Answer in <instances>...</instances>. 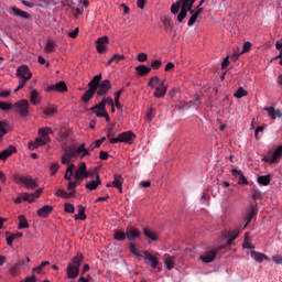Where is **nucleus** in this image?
Wrapping results in <instances>:
<instances>
[{"label": "nucleus", "mask_w": 282, "mask_h": 282, "mask_svg": "<svg viewBox=\"0 0 282 282\" xmlns=\"http://www.w3.org/2000/svg\"><path fill=\"white\" fill-rule=\"evenodd\" d=\"M100 184H102V181H100V175L96 174V181L86 183V188H88V191H96Z\"/></svg>", "instance_id": "cd10ccee"}, {"label": "nucleus", "mask_w": 282, "mask_h": 282, "mask_svg": "<svg viewBox=\"0 0 282 282\" xmlns=\"http://www.w3.org/2000/svg\"><path fill=\"white\" fill-rule=\"evenodd\" d=\"M111 89V82L109 79L100 80L99 86L96 90L97 96H107Z\"/></svg>", "instance_id": "1a4fd4ad"}, {"label": "nucleus", "mask_w": 282, "mask_h": 282, "mask_svg": "<svg viewBox=\"0 0 282 282\" xmlns=\"http://www.w3.org/2000/svg\"><path fill=\"white\" fill-rule=\"evenodd\" d=\"M99 160H109V152L100 151L99 152Z\"/></svg>", "instance_id": "680f3d73"}, {"label": "nucleus", "mask_w": 282, "mask_h": 282, "mask_svg": "<svg viewBox=\"0 0 282 282\" xmlns=\"http://www.w3.org/2000/svg\"><path fill=\"white\" fill-rule=\"evenodd\" d=\"M78 181H69L68 185H67V191H74V188H76V183Z\"/></svg>", "instance_id": "338daca9"}, {"label": "nucleus", "mask_w": 282, "mask_h": 282, "mask_svg": "<svg viewBox=\"0 0 282 282\" xmlns=\"http://www.w3.org/2000/svg\"><path fill=\"white\" fill-rule=\"evenodd\" d=\"M135 72L138 76H148V74H151V67L141 64L135 67Z\"/></svg>", "instance_id": "c85d7f7f"}, {"label": "nucleus", "mask_w": 282, "mask_h": 282, "mask_svg": "<svg viewBox=\"0 0 282 282\" xmlns=\"http://www.w3.org/2000/svg\"><path fill=\"white\" fill-rule=\"evenodd\" d=\"M231 174L234 177H238V184H240V186H243V185L248 186L249 184L248 178H246L241 170L234 169L231 170Z\"/></svg>", "instance_id": "dca6fc26"}, {"label": "nucleus", "mask_w": 282, "mask_h": 282, "mask_svg": "<svg viewBox=\"0 0 282 282\" xmlns=\"http://www.w3.org/2000/svg\"><path fill=\"white\" fill-rule=\"evenodd\" d=\"M19 228H30V224H28V219H25V216L23 215L19 216Z\"/></svg>", "instance_id": "79ce46f5"}, {"label": "nucleus", "mask_w": 282, "mask_h": 282, "mask_svg": "<svg viewBox=\"0 0 282 282\" xmlns=\"http://www.w3.org/2000/svg\"><path fill=\"white\" fill-rule=\"evenodd\" d=\"M235 98H243L248 96V91L243 89V87H239L237 91L234 94Z\"/></svg>", "instance_id": "c03bdc74"}, {"label": "nucleus", "mask_w": 282, "mask_h": 282, "mask_svg": "<svg viewBox=\"0 0 282 282\" xmlns=\"http://www.w3.org/2000/svg\"><path fill=\"white\" fill-rule=\"evenodd\" d=\"M251 47H252V43L245 42L243 47H242V52L240 54H246V52H250Z\"/></svg>", "instance_id": "bf43d9fd"}, {"label": "nucleus", "mask_w": 282, "mask_h": 282, "mask_svg": "<svg viewBox=\"0 0 282 282\" xmlns=\"http://www.w3.org/2000/svg\"><path fill=\"white\" fill-rule=\"evenodd\" d=\"M161 83H162V79H160V77L158 76H154L149 80L148 87H151V89H155L156 87L160 86Z\"/></svg>", "instance_id": "f704fd0d"}, {"label": "nucleus", "mask_w": 282, "mask_h": 282, "mask_svg": "<svg viewBox=\"0 0 282 282\" xmlns=\"http://www.w3.org/2000/svg\"><path fill=\"white\" fill-rule=\"evenodd\" d=\"M250 257L253 258L257 263H263V261H270V258L265 253L257 252V251H251Z\"/></svg>", "instance_id": "5701e85b"}, {"label": "nucleus", "mask_w": 282, "mask_h": 282, "mask_svg": "<svg viewBox=\"0 0 282 282\" xmlns=\"http://www.w3.org/2000/svg\"><path fill=\"white\" fill-rule=\"evenodd\" d=\"M272 160L271 162L275 163L278 160H281L282 158V145L278 147L273 154L271 155Z\"/></svg>", "instance_id": "e433bc0d"}, {"label": "nucleus", "mask_w": 282, "mask_h": 282, "mask_svg": "<svg viewBox=\"0 0 282 282\" xmlns=\"http://www.w3.org/2000/svg\"><path fill=\"white\" fill-rule=\"evenodd\" d=\"M230 65V59L229 57H225L223 63H221V69H226V67H228Z\"/></svg>", "instance_id": "69168bd1"}, {"label": "nucleus", "mask_w": 282, "mask_h": 282, "mask_svg": "<svg viewBox=\"0 0 282 282\" xmlns=\"http://www.w3.org/2000/svg\"><path fill=\"white\" fill-rule=\"evenodd\" d=\"M83 254L78 253L72 259V262L67 265V278L68 279H76L80 272V263H83Z\"/></svg>", "instance_id": "7ed1b4c3"}, {"label": "nucleus", "mask_w": 282, "mask_h": 282, "mask_svg": "<svg viewBox=\"0 0 282 282\" xmlns=\"http://www.w3.org/2000/svg\"><path fill=\"white\" fill-rule=\"evenodd\" d=\"M143 254L144 256H142V257H143L147 265H150V268H153V270H155V268H158V265H160V260L158 259V257L153 256L149 251H144Z\"/></svg>", "instance_id": "9d476101"}, {"label": "nucleus", "mask_w": 282, "mask_h": 282, "mask_svg": "<svg viewBox=\"0 0 282 282\" xmlns=\"http://www.w3.org/2000/svg\"><path fill=\"white\" fill-rule=\"evenodd\" d=\"M64 154L67 158H70V160H74V158H78L80 155V159L85 158L86 155H91L89 153V150L85 148V143H82L78 148L69 147L64 151Z\"/></svg>", "instance_id": "20e7f679"}, {"label": "nucleus", "mask_w": 282, "mask_h": 282, "mask_svg": "<svg viewBox=\"0 0 282 282\" xmlns=\"http://www.w3.org/2000/svg\"><path fill=\"white\" fill-rule=\"evenodd\" d=\"M13 109L21 118L30 116V101L28 99L19 100L13 105Z\"/></svg>", "instance_id": "0eeeda50"}, {"label": "nucleus", "mask_w": 282, "mask_h": 282, "mask_svg": "<svg viewBox=\"0 0 282 282\" xmlns=\"http://www.w3.org/2000/svg\"><path fill=\"white\" fill-rule=\"evenodd\" d=\"M100 80H102V74L94 76L93 79L88 83V89H91L95 93L98 91Z\"/></svg>", "instance_id": "aec40b11"}, {"label": "nucleus", "mask_w": 282, "mask_h": 282, "mask_svg": "<svg viewBox=\"0 0 282 282\" xmlns=\"http://www.w3.org/2000/svg\"><path fill=\"white\" fill-rule=\"evenodd\" d=\"M263 110L267 111V113H268L269 118H271V120H276V117L282 118L281 109L275 110L273 106L264 107Z\"/></svg>", "instance_id": "6ab92c4d"}, {"label": "nucleus", "mask_w": 282, "mask_h": 282, "mask_svg": "<svg viewBox=\"0 0 282 282\" xmlns=\"http://www.w3.org/2000/svg\"><path fill=\"white\" fill-rule=\"evenodd\" d=\"M252 198H253L254 202H257V199H261V191L253 189Z\"/></svg>", "instance_id": "052dcab7"}, {"label": "nucleus", "mask_w": 282, "mask_h": 282, "mask_svg": "<svg viewBox=\"0 0 282 282\" xmlns=\"http://www.w3.org/2000/svg\"><path fill=\"white\" fill-rule=\"evenodd\" d=\"M107 140V138L102 137L101 139L95 141L94 143H91V149H98L100 147V144H102V142H105Z\"/></svg>", "instance_id": "5fc2aeb1"}, {"label": "nucleus", "mask_w": 282, "mask_h": 282, "mask_svg": "<svg viewBox=\"0 0 282 282\" xmlns=\"http://www.w3.org/2000/svg\"><path fill=\"white\" fill-rule=\"evenodd\" d=\"M197 19H199V15L194 11L187 22L188 28H192V25H195V21H197Z\"/></svg>", "instance_id": "09e8293b"}, {"label": "nucleus", "mask_w": 282, "mask_h": 282, "mask_svg": "<svg viewBox=\"0 0 282 282\" xmlns=\"http://www.w3.org/2000/svg\"><path fill=\"white\" fill-rule=\"evenodd\" d=\"M111 131H113V128L108 129L107 133V138L110 144H118V142H123L124 144H133L135 141V133L132 131L121 132L117 138H111Z\"/></svg>", "instance_id": "f257e3e1"}, {"label": "nucleus", "mask_w": 282, "mask_h": 282, "mask_svg": "<svg viewBox=\"0 0 282 282\" xmlns=\"http://www.w3.org/2000/svg\"><path fill=\"white\" fill-rule=\"evenodd\" d=\"M96 43H97L96 50L98 54H105V52H107V44L109 43V37L108 36L98 37Z\"/></svg>", "instance_id": "4468645a"}, {"label": "nucleus", "mask_w": 282, "mask_h": 282, "mask_svg": "<svg viewBox=\"0 0 282 282\" xmlns=\"http://www.w3.org/2000/svg\"><path fill=\"white\" fill-rule=\"evenodd\" d=\"M58 169H61V165H58V163H52L50 166L51 175H56V173H58Z\"/></svg>", "instance_id": "3c124183"}, {"label": "nucleus", "mask_w": 282, "mask_h": 282, "mask_svg": "<svg viewBox=\"0 0 282 282\" xmlns=\"http://www.w3.org/2000/svg\"><path fill=\"white\" fill-rule=\"evenodd\" d=\"M52 210H54V207L52 205L43 206L37 210V216L43 218L50 217V214L52 213Z\"/></svg>", "instance_id": "a878e982"}, {"label": "nucleus", "mask_w": 282, "mask_h": 282, "mask_svg": "<svg viewBox=\"0 0 282 282\" xmlns=\"http://www.w3.org/2000/svg\"><path fill=\"white\" fill-rule=\"evenodd\" d=\"M129 250L132 254H134V257H142V254H140V251H138V248H135V243L130 242Z\"/></svg>", "instance_id": "de8ad7c7"}, {"label": "nucleus", "mask_w": 282, "mask_h": 282, "mask_svg": "<svg viewBox=\"0 0 282 282\" xmlns=\"http://www.w3.org/2000/svg\"><path fill=\"white\" fill-rule=\"evenodd\" d=\"M270 182H272L270 175H261L258 177V184H260V186H269Z\"/></svg>", "instance_id": "473e14b6"}, {"label": "nucleus", "mask_w": 282, "mask_h": 282, "mask_svg": "<svg viewBox=\"0 0 282 282\" xmlns=\"http://www.w3.org/2000/svg\"><path fill=\"white\" fill-rule=\"evenodd\" d=\"M12 107H13L12 104L0 101L1 111H10V109H12Z\"/></svg>", "instance_id": "603ef678"}, {"label": "nucleus", "mask_w": 282, "mask_h": 282, "mask_svg": "<svg viewBox=\"0 0 282 282\" xmlns=\"http://www.w3.org/2000/svg\"><path fill=\"white\" fill-rule=\"evenodd\" d=\"M113 239H116V241H124V239H127V231L116 230Z\"/></svg>", "instance_id": "58836bf2"}, {"label": "nucleus", "mask_w": 282, "mask_h": 282, "mask_svg": "<svg viewBox=\"0 0 282 282\" xmlns=\"http://www.w3.org/2000/svg\"><path fill=\"white\" fill-rule=\"evenodd\" d=\"M143 235L148 237V239H151V241H158V234L155 231H151L149 227L143 229Z\"/></svg>", "instance_id": "2f4dec72"}, {"label": "nucleus", "mask_w": 282, "mask_h": 282, "mask_svg": "<svg viewBox=\"0 0 282 282\" xmlns=\"http://www.w3.org/2000/svg\"><path fill=\"white\" fill-rule=\"evenodd\" d=\"M217 252H219V248L212 249L205 254L199 256V259L200 261H203V263H213L215 261V258L217 257Z\"/></svg>", "instance_id": "f8f14e48"}, {"label": "nucleus", "mask_w": 282, "mask_h": 282, "mask_svg": "<svg viewBox=\"0 0 282 282\" xmlns=\"http://www.w3.org/2000/svg\"><path fill=\"white\" fill-rule=\"evenodd\" d=\"M17 77L19 78V85L14 90V94L20 91L22 87H25L28 80L32 78V72H30V67L28 65H21L17 69Z\"/></svg>", "instance_id": "f03ea898"}, {"label": "nucleus", "mask_w": 282, "mask_h": 282, "mask_svg": "<svg viewBox=\"0 0 282 282\" xmlns=\"http://www.w3.org/2000/svg\"><path fill=\"white\" fill-rule=\"evenodd\" d=\"M111 61H113V63H116V65H118V63H119L120 61H124V55L115 54V55L111 57Z\"/></svg>", "instance_id": "4d7b16f0"}, {"label": "nucleus", "mask_w": 282, "mask_h": 282, "mask_svg": "<svg viewBox=\"0 0 282 282\" xmlns=\"http://www.w3.org/2000/svg\"><path fill=\"white\" fill-rule=\"evenodd\" d=\"M94 113H96L97 118H105L106 122H110L111 118L109 117V113H107V109L105 110H91Z\"/></svg>", "instance_id": "72a5a7b5"}, {"label": "nucleus", "mask_w": 282, "mask_h": 282, "mask_svg": "<svg viewBox=\"0 0 282 282\" xmlns=\"http://www.w3.org/2000/svg\"><path fill=\"white\" fill-rule=\"evenodd\" d=\"M140 235H142L140 229L131 225L126 228V239H128V241H135Z\"/></svg>", "instance_id": "9b49d317"}, {"label": "nucleus", "mask_w": 282, "mask_h": 282, "mask_svg": "<svg viewBox=\"0 0 282 282\" xmlns=\"http://www.w3.org/2000/svg\"><path fill=\"white\" fill-rule=\"evenodd\" d=\"M74 219L75 221H78V219H80V221H85V219H87V215L85 214V206H78V214L74 216Z\"/></svg>", "instance_id": "7c9ffc66"}, {"label": "nucleus", "mask_w": 282, "mask_h": 282, "mask_svg": "<svg viewBox=\"0 0 282 282\" xmlns=\"http://www.w3.org/2000/svg\"><path fill=\"white\" fill-rule=\"evenodd\" d=\"M64 212L72 215L76 212V208L74 207V205H72V203H65L64 204Z\"/></svg>", "instance_id": "49530a36"}, {"label": "nucleus", "mask_w": 282, "mask_h": 282, "mask_svg": "<svg viewBox=\"0 0 282 282\" xmlns=\"http://www.w3.org/2000/svg\"><path fill=\"white\" fill-rule=\"evenodd\" d=\"M48 91H58L59 94H65V91H67V84H65V82H58L57 84L50 86Z\"/></svg>", "instance_id": "4be33fe9"}, {"label": "nucleus", "mask_w": 282, "mask_h": 282, "mask_svg": "<svg viewBox=\"0 0 282 282\" xmlns=\"http://www.w3.org/2000/svg\"><path fill=\"white\" fill-rule=\"evenodd\" d=\"M91 174L87 172V163L80 162L78 169L75 172L74 180L75 182H80V180H85Z\"/></svg>", "instance_id": "6e6552de"}, {"label": "nucleus", "mask_w": 282, "mask_h": 282, "mask_svg": "<svg viewBox=\"0 0 282 282\" xmlns=\"http://www.w3.org/2000/svg\"><path fill=\"white\" fill-rule=\"evenodd\" d=\"M69 162H72V159L64 153L62 156V164H69Z\"/></svg>", "instance_id": "774afa93"}, {"label": "nucleus", "mask_w": 282, "mask_h": 282, "mask_svg": "<svg viewBox=\"0 0 282 282\" xmlns=\"http://www.w3.org/2000/svg\"><path fill=\"white\" fill-rule=\"evenodd\" d=\"M181 1V11L177 14V21L178 23H182V21H184L186 19V17L188 15V12L191 14H193L194 10H193V4L195 3L196 0H178Z\"/></svg>", "instance_id": "39448f33"}, {"label": "nucleus", "mask_w": 282, "mask_h": 282, "mask_svg": "<svg viewBox=\"0 0 282 282\" xmlns=\"http://www.w3.org/2000/svg\"><path fill=\"white\" fill-rule=\"evenodd\" d=\"M175 257H167L165 258V265L167 268V270H173V268H175Z\"/></svg>", "instance_id": "ea45409f"}, {"label": "nucleus", "mask_w": 282, "mask_h": 282, "mask_svg": "<svg viewBox=\"0 0 282 282\" xmlns=\"http://www.w3.org/2000/svg\"><path fill=\"white\" fill-rule=\"evenodd\" d=\"M240 234H241V229H235V230L227 232L225 236L228 239L227 245L232 246V241H235V239H237Z\"/></svg>", "instance_id": "b1692460"}, {"label": "nucleus", "mask_w": 282, "mask_h": 282, "mask_svg": "<svg viewBox=\"0 0 282 282\" xmlns=\"http://www.w3.org/2000/svg\"><path fill=\"white\" fill-rule=\"evenodd\" d=\"M45 52L47 53L54 52V43L52 41L46 42Z\"/></svg>", "instance_id": "13d9d810"}, {"label": "nucleus", "mask_w": 282, "mask_h": 282, "mask_svg": "<svg viewBox=\"0 0 282 282\" xmlns=\"http://www.w3.org/2000/svg\"><path fill=\"white\" fill-rule=\"evenodd\" d=\"M13 180L15 184H23L25 188H31V191H34V188H39V184L30 175L24 176L21 174H14Z\"/></svg>", "instance_id": "423d86ee"}, {"label": "nucleus", "mask_w": 282, "mask_h": 282, "mask_svg": "<svg viewBox=\"0 0 282 282\" xmlns=\"http://www.w3.org/2000/svg\"><path fill=\"white\" fill-rule=\"evenodd\" d=\"M55 195L57 197H63V199H69V197H74V192L67 193L65 189H57Z\"/></svg>", "instance_id": "c9c22d12"}, {"label": "nucleus", "mask_w": 282, "mask_h": 282, "mask_svg": "<svg viewBox=\"0 0 282 282\" xmlns=\"http://www.w3.org/2000/svg\"><path fill=\"white\" fill-rule=\"evenodd\" d=\"M13 153H17V148L14 145H9L7 149L0 152V160L6 162Z\"/></svg>", "instance_id": "a211bd4d"}, {"label": "nucleus", "mask_w": 282, "mask_h": 282, "mask_svg": "<svg viewBox=\"0 0 282 282\" xmlns=\"http://www.w3.org/2000/svg\"><path fill=\"white\" fill-rule=\"evenodd\" d=\"M40 135H42L45 140H50V133H52V128H41L39 130Z\"/></svg>", "instance_id": "a19ab883"}, {"label": "nucleus", "mask_w": 282, "mask_h": 282, "mask_svg": "<svg viewBox=\"0 0 282 282\" xmlns=\"http://www.w3.org/2000/svg\"><path fill=\"white\" fill-rule=\"evenodd\" d=\"M167 89H169V85H166V79H163L162 83L155 87L154 97L164 98V96H166Z\"/></svg>", "instance_id": "2eb2a0df"}, {"label": "nucleus", "mask_w": 282, "mask_h": 282, "mask_svg": "<svg viewBox=\"0 0 282 282\" xmlns=\"http://www.w3.org/2000/svg\"><path fill=\"white\" fill-rule=\"evenodd\" d=\"M107 105L113 107V99L111 97L104 98L101 102L91 107L90 111H96V109H98V111H105V109H107Z\"/></svg>", "instance_id": "ddd939ff"}, {"label": "nucleus", "mask_w": 282, "mask_h": 282, "mask_svg": "<svg viewBox=\"0 0 282 282\" xmlns=\"http://www.w3.org/2000/svg\"><path fill=\"white\" fill-rule=\"evenodd\" d=\"M41 100H42V98H41V95L39 94V90L32 89L30 93V102L36 107V106H39Z\"/></svg>", "instance_id": "393cba45"}, {"label": "nucleus", "mask_w": 282, "mask_h": 282, "mask_svg": "<svg viewBox=\"0 0 282 282\" xmlns=\"http://www.w3.org/2000/svg\"><path fill=\"white\" fill-rule=\"evenodd\" d=\"M29 149H30V151H34L35 149H39V142L36 140L30 142L29 143Z\"/></svg>", "instance_id": "0e129e2a"}, {"label": "nucleus", "mask_w": 282, "mask_h": 282, "mask_svg": "<svg viewBox=\"0 0 282 282\" xmlns=\"http://www.w3.org/2000/svg\"><path fill=\"white\" fill-rule=\"evenodd\" d=\"M23 202H29V204H32L36 199V196L34 194L23 193L22 194Z\"/></svg>", "instance_id": "37998d69"}, {"label": "nucleus", "mask_w": 282, "mask_h": 282, "mask_svg": "<svg viewBox=\"0 0 282 282\" xmlns=\"http://www.w3.org/2000/svg\"><path fill=\"white\" fill-rule=\"evenodd\" d=\"M94 94H96V91L88 88L82 97L83 102H89V100L94 98Z\"/></svg>", "instance_id": "4c0bfd02"}, {"label": "nucleus", "mask_w": 282, "mask_h": 282, "mask_svg": "<svg viewBox=\"0 0 282 282\" xmlns=\"http://www.w3.org/2000/svg\"><path fill=\"white\" fill-rule=\"evenodd\" d=\"M124 182V178L120 175H115L112 181V186L115 188H118L119 193H122V183Z\"/></svg>", "instance_id": "c756f323"}, {"label": "nucleus", "mask_w": 282, "mask_h": 282, "mask_svg": "<svg viewBox=\"0 0 282 282\" xmlns=\"http://www.w3.org/2000/svg\"><path fill=\"white\" fill-rule=\"evenodd\" d=\"M180 9H182V2L178 0L177 2L173 3L171 7L172 14H177L180 12Z\"/></svg>", "instance_id": "a18cd8bd"}, {"label": "nucleus", "mask_w": 282, "mask_h": 282, "mask_svg": "<svg viewBox=\"0 0 282 282\" xmlns=\"http://www.w3.org/2000/svg\"><path fill=\"white\" fill-rule=\"evenodd\" d=\"M257 213H258V209H257V204H252L250 206V208L248 209L247 214H246V224L243 226V228H247L248 227V224H250V221H252V219L254 217H257Z\"/></svg>", "instance_id": "f3484780"}, {"label": "nucleus", "mask_w": 282, "mask_h": 282, "mask_svg": "<svg viewBox=\"0 0 282 282\" xmlns=\"http://www.w3.org/2000/svg\"><path fill=\"white\" fill-rule=\"evenodd\" d=\"M148 58H149V55H147V53H139L137 56V61H139V63H145Z\"/></svg>", "instance_id": "6e6d98bb"}, {"label": "nucleus", "mask_w": 282, "mask_h": 282, "mask_svg": "<svg viewBox=\"0 0 282 282\" xmlns=\"http://www.w3.org/2000/svg\"><path fill=\"white\" fill-rule=\"evenodd\" d=\"M10 10H11V12H13V17H20L21 19H30V13H28L17 7H11Z\"/></svg>", "instance_id": "bb28decb"}, {"label": "nucleus", "mask_w": 282, "mask_h": 282, "mask_svg": "<svg viewBox=\"0 0 282 282\" xmlns=\"http://www.w3.org/2000/svg\"><path fill=\"white\" fill-rule=\"evenodd\" d=\"M54 113H56V108L54 107H48L44 109V115L48 116V118H52V116H54Z\"/></svg>", "instance_id": "864d4df0"}, {"label": "nucleus", "mask_w": 282, "mask_h": 282, "mask_svg": "<svg viewBox=\"0 0 282 282\" xmlns=\"http://www.w3.org/2000/svg\"><path fill=\"white\" fill-rule=\"evenodd\" d=\"M151 69H160L162 67V59H153L151 62Z\"/></svg>", "instance_id": "8fccbe9b"}, {"label": "nucleus", "mask_w": 282, "mask_h": 282, "mask_svg": "<svg viewBox=\"0 0 282 282\" xmlns=\"http://www.w3.org/2000/svg\"><path fill=\"white\" fill-rule=\"evenodd\" d=\"M10 121L1 120L0 121V140H3V135H8V132L11 131Z\"/></svg>", "instance_id": "412c9836"}, {"label": "nucleus", "mask_w": 282, "mask_h": 282, "mask_svg": "<svg viewBox=\"0 0 282 282\" xmlns=\"http://www.w3.org/2000/svg\"><path fill=\"white\" fill-rule=\"evenodd\" d=\"M272 261H274V263H276L278 265H282V256H273Z\"/></svg>", "instance_id": "e2e57ef3"}]
</instances>
